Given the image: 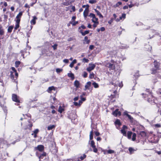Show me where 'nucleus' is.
I'll return each mask as SVG.
<instances>
[{
    "mask_svg": "<svg viewBox=\"0 0 161 161\" xmlns=\"http://www.w3.org/2000/svg\"><path fill=\"white\" fill-rule=\"evenodd\" d=\"M39 132V130L38 129H36L35 130L33 131L34 133V134H37Z\"/></svg>",
    "mask_w": 161,
    "mask_h": 161,
    "instance_id": "obj_51",
    "label": "nucleus"
},
{
    "mask_svg": "<svg viewBox=\"0 0 161 161\" xmlns=\"http://www.w3.org/2000/svg\"><path fill=\"white\" fill-rule=\"evenodd\" d=\"M86 157V155L85 154H83V156H80V159L81 160H84Z\"/></svg>",
    "mask_w": 161,
    "mask_h": 161,
    "instance_id": "obj_32",
    "label": "nucleus"
},
{
    "mask_svg": "<svg viewBox=\"0 0 161 161\" xmlns=\"http://www.w3.org/2000/svg\"><path fill=\"white\" fill-rule=\"evenodd\" d=\"M127 127L126 126L124 125L122 127V129H124L125 130V129H127Z\"/></svg>",
    "mask_w": 161,
    "mask_h": 161,
    "instance_id": "obj_63",
    "label": "nucleus"
},
{
    "mask_svg": "<svg viewBox=\"0 0 161 161\" xmlns=\"http://www.w3.org/2000/svg\"><path fill=\"white\" fill-rule=\"evenodd\" d=\"M114 124L116 125H118L119 126H120L121 125V123L120 122V120L118 119H117L114 122Z\"/></svg>",
    "mask_w": 161,
    "mask_h": 161,
    "instance_id": "obj_18",
    "label": "nucleus"
},
{
    "mask_svg": "<svg viewBox=\"0 0 161 161\" xmlns=\"http://www.w3.org/2000/svg\"><path fill=\"white\" fill-rule=\"evenodd\" d=\"M68 76L69 77H70L72 80L74 79V75L72 73H68Z\"/></svg>",
    "mask_w": 161,
    "mask_h": 161,
    "instance_id": "obj_23",
    "label": "nucleus"
},
{
    "mask_svg": "<svg viewBox=\"0 0 161 161\" xmlns=\"http://www.w3.org/2000/svg\"><path fill=\"white\" fill-rule=\"evenodd\" d=\"M13 28V26H10L8 27V31L9 33H11Z\"/></svg>",
    "mask_w": 161,
    "mask_h": 161,
    "instance_id": "obj_28",
    "label": "nucleus"
},
{
    "mask_svg": "<svg viewBox=\"0 0 161 161\" xmlns=\"http://www.w3.org/2000/svg\"><path fill=\"white\" fill-rule=\"evenodd\" d=\"M91 82L88 81L87 82L85 86L84 90L86 91L87 89H89V87L91 86Z\"/></svg>",
    "mask_w": 161,
    "mask_h": 161,
    "instance_id": "obj_11",
    "label": "nucleus"
},
{
    "mask_svg": "<svg viewBox=\"0 0 161 161\" xmlns=\"http://www.w3.org/2000/svg\"><path fill=\"white\" fill-rule=\"evenodd\" d=\"M89 61L88 59L86 58H84L83 59V62L85 63H88Z\"/></svg>",
    "mask_w": 161,
    "mask_h": 161,
    "instance_id": "obj_50",
    "label": "nucleus"
},
{
    "mask_svg": "<svg viewBox=\"0 0 161 161\" xmlns=\"http://www.w3.org/2000/svg\"><path fill=\"white\" fill-rule=\"evenodd\" d=\"M98 20V19L97 18H96V16H95L94 18H93L92 19V21L94 23L98 24V22L97 21Z\"/></svg>",
    "mask_w": 161,
    "mask_h": 161,
    "instance_id": "obj_19",
    "label": "nucleus"
},
{
    "mask_svg": "<svg viewBox=\"0 0 161 161\" xmlns=\"http://www.w3.org/2000/svg\"><path fill=\"white\" fill-rule=\"evenodd\" d=\"M12 70H13L14 72L16 71V70L15 69V68L14 67H12Z\"/></svg>",
    "mask_w": 161,
    "mask_h": 161,
    "instance_id": "obj_64",
    "label": "nucleus"
},
{
    "mask_svg": "<svg viewBox=\"0 0 161 161\" xmlns=\"http://www.w3.org/2000/svg\"><path fill=\"white\" fill-rule=\"evenodd\" d=\"M64 62L65 63H68L69 62V60L68 59H65L63 60Z\"/></svg>",
    "mask_w": 161,
    "mask_h": 161,
    "instance_id": "obj_54",
    "label": "nucleus"
},
{
    "mask_svg": "<svg viewBox=\"0 0 161 161\" xmlns=\"http://www.w3.org/2000/svg\"><path fill=\"white\" fill-rule=\"evenodd\" d=\"M64 109L61 106H59L58 109V111L60 113H62Z\"/></svg>",
    "mask_w": 161,
    "mask_h": 161,
    "instance_id": "obj_38",
    "label": "nucleus"
},
{
    "mask_svg": "<svg viewBox=\"0 0 161 161\" xmlns=\"http://www.w3.org/2000/svg\"><path fill=\"white\" fill-rule=\"evenodd\" d=\"M74 104L75 105V106H80L78 103V102H74Z\"/></svg>",
    "mask_w": 161,
    "mask_h": 161,
    "instance_id": "obj_56",
    "label": "nucleus"
},
{
    "mask_svg": "<svg viewBox=\"0 0 161 161\" xmlns=\"http://www.w3.org/2000/svg\"><path fill=\"white\" fill-rule=\"evenodd\" d=\"M114 151L112 150H109L108 151V153L109 154H111L114 153Z\"/></svg>",
    "mask_w": 161,
    "mask_h": 161,
    "instance_id": "obj_47",
    "label": "nucleus"
},
{
    "mask_svg": "<svg viewBox=\"0 0 161 161\" xmlns=\"http://www.w3.org/2000/svg\"><path fill=\"white\" fill-rule=\"evenodd\" d=\"M113 19H111L108 22V23L109 24H111L112 22H113Z\"/></svg>",
    "mask_w": 161,
    "mask_h": 161,
    "instance_id": "obj_52",
    "label": "nucleus"
},
{
    "mask_svg": "<svg viewBox=\"0 0 161 161\" xmlns=\"http://www.w3.org/2000/svg\"><path fill=\"white\" fill-rule=\"evenodd\" d=\"M95 135L96 136H98L100 135V133L97 131H96L95 132Z\"/></svg>",
    "mask_w": 161,
    "mask_h": 161,
    "instance_id": "obj_59",
    "label": "nucleus"
},
{
    "mask_svg": "<svg viewBox=\"0 0 161 161\" xmlns=\"http://www.w3.org/2000/svg\"><path fill=\"white\" fill-rule=\"evenodd\" d=\"M75 86L77 88L79 87L80 85V83L78 80H76L74 83Z\"/></svg>",
    "mask_w": 161,
    "mask_h": 161,
    "instance_id": "obj_20",
    "label": "nucleus"
},
{
    "mask_svg": "<svg viewBox=\"0 0 161 161\" xmlns=\"http://www.w3.org/2000/svg\"><path fill=\"white\" fill-rule=\"evenodd\" d=\"M155 98L153 97H152L151 98H149L147 99V101L148 102L152 104H153V103H156Z\"/></svg>",
    "mask_w": 161,
    "mask_h": 161,
    "instance_id": "obj_7",
    "label": "nucleus"
},
{
    "mask_svg": "<svg viewBox=\"0 0 161 161\" xmlns=\"http://www.w3.org/2000/svg\"><path fill=\"white\" fill-rule=\"evenodd\" d=\"M62 71V69H59V68H57L56 69V71L58 73H60V72H61Z\"/></svg>",
    "mask_w": 161,
    "mask_h": 161,
    "instance_id": "obj_45",
    "label": "nucleus"
},
{
    "mask_svg": "<svg viewBox=\"0 0 161 161\" xmlns=\"http://www.w3.org/2000/svg\"><path fill=\"white\" fill-rule=\"evenodd\" d=\"M37 19V17L35 16L33 17V19L31 21V23L32 25H35L36 24V20Z\"/></svg>",
    "mask_w": 161,
    "mask_h": 161,
    "instance_id": "obj_13",
    "label": "nucleus"
},
{
    "mask_svg": "<svg viewBox=\"0 0 161 161\" xmlns=\"http://www.w3.org/2000/svg\"><path fill=\"white\" fill-rule=\"evenodd\" d=\"M89 32V30H86L84 32H83V33H82V35L83 36H85L86 35L88 34Z\"/></svg>",
    "mask_w": 161,
    "mask_h": 161,
    "instance_id": "obj_41",
    "label": "nucleus"
},
{
    "mask_svg": "<svg viewBox=\"0 0 161 161\" xmlns=\"http://www.w3.org/2000/svg\"><path fill=\"white\" fill-rule=\"evenodd\" d=\"M12 99L14 101L17 103H19L20 101L19 99V97L15 94H13L12 96Z\"/></svg>",
    "mask_w": 161,
    "mask_h": 161,
    "instance_id": "obj_4",
    "label": "nucleus"
},
{
    "mask_svg": "<svg viewBox=\"0 0 161 161\" xmlns=\"http://www.w3.org/2000/svg\"><path fill=\"white\" fill-rule=\"evenodd\" d=\"M68 118L71 120L72 122H74V121L77 118V116L75 112L74 111L70 113L68 116Z\"/></svg>",
    "mask_w": 161,
    "mask_h": 161,
    "instance_id": "obj_1",
    "label": "nucleus"
},
{
    "mask_svg": "<svg viewBox=\"0 0 161 161\" xmlns=\"http://www.w3.org/2000/svg\"><path fill=\"white\" fill-rule=\"evenodd\" d=\"M121 132L123 134V135L126 136V131L124 130V129H121Z\"/></svg>",
    "mask_w": 161,
    "mask_h": 161,
    "instance_id": "obj_39",
    "label": "nucleus"
},
{
    "mask_svg": "<svg viewBox=\"0 0 161 161\" xmlns=\"http://www.w3.org/2000/svg\"><path fill=\"white\" fill-rule=\"evenodd\" d=\"M100 30L101 31H105V28L104 27H101L100 29Z\"/></svg>",
    "mask_w": 161,
    "mask_h": 161,
    "instance_id": "obj_58",
    "label": "nucleus"
},
{
    "mask_svg": "<svg viewBox=\"0 0 161 161\" xmlns=\"http://www.w3.org/2000/svg\"><path fill=\"white\" fill-rule=\"evenodd\" d=\"M35 149L40 152H42L44 150V146L42 145H38L37 147H35Z\"/></svg>",
    "mask_w": 161,
    "mask_h": 161,
    "instance_id": "obj_6",
    "label": "nucleus"
},
{
    "mask_svg": "<svg viewBox=\"0 0 161 161\" xmlns=\"http://www.w3.org/2000/svg\"><path fill=\"white\" fill-rule=\"evenodd\" d=\"M23 14V12H20L19 14L17 15L16 17V18H17V20H19V21L20 20V18L21 17L22 15Z\"/></svg>",
    "mask_w": 161,
    "mask_h": 161,
    "instance_id": "obj_14",
    "label": "nucleus"
},
{
    "mask_svg": "<svg viewBox=\"0 0 161 161\" xmlns=\"http://www.w3.org/2000/svg\"><path fill=\"white\" fill-rule=\"evenodd\" d=\"M126 17V14H123L121 16L119 17V19L122 20L123 18L125 19Z\"/></svg>",
    "mask_w": 161,
    "mask_h": 161,
    "instance_id": "obj_35",
    "label": "nucleus"
},
{
    "mask_svg": "<svg viewBox=\"0 0 161 161\" xmlns=\"http://www.w3.org/2000/svg\"><path fill=\"white\" fill-rule=\"evenodd\" d=\"M52 90H55V88L54 86L49 87L47 91L48 92L50 93Z\"/></svg>",
    "mask_w": 161,
    "mask_h": 161,
    "instance_id": "obj_21",
    "label": "nucleus"
},
{
    "mask_svg": "<svg viewBox=\"0 0 161 161\" xmlns=\"http://www.w3.org/2000/svg\"><path fill=\"white\" fill-rule=\"evenodd\" d=\"M87 73L86 72H83V76L84 78H86L87 77Z\"/></svg>",
    "mask_w": 161,
    "mask_h": 161,
    "instance_id": "obj_49",
    "label": "nucleus"
},
{
    "mask_svg": "<svg viewBox=\"0 0 161 161\" xmlns=\"http://www.w3.org/2000/svg\"><path fill=\"white\" fill-rule=\"evenodd\" d=\"M95 67V65L94 64H92L86 69L87 70L88 72H90L93 70Z\"/></svg>",
    "mask_w": 161,
    "mask_h": 161,
    "instance_id": "obj_9",
    "label": "nucleus"
},
{
    "mask_svg": "<svg viewBox=\"0 0 161 161\" xmlns=\"http://www.w3.org/2000/svg\"><path fill=\"white\" fill-rule=\"evenodd\" d=\"M16 25L14 28L15 30H16L19 27V24L20 23V21L19 20H16Z\"/></svg>",
    "mask_w": 161,
    "mask_h": 161,
    "instance_id": "obj_16",
    "label": "nucleus"
},
{
    "mask_svg": "<svg viewBox=\"0 0 161 161\" xmlns=\"http://www.w3.org/2000/svg\"><path fill=\"white\" fill-rule=\"evenodd\" d=\"M94 74L93 72L91 73L89 75V78L91 79L93 78L94 77Z\"/></svg>",
    "mask_w": 161,
    "mask_h": 161,
    "instance_id": "obj_40",
    "label": "nucleus"
},
{
    "mask_svg": "<svg viewBox=\"0 0 161 161\" xmlns=\"http://www.w3.org/2000/svg\"><path fill=\"white\" fill-rule=\"evenodd\" d=\"M155 127H161L160 125L159 124H155Z\"/></svg>",
    "mask_w": 161,
    "mask_h": 161,
    "instance_id": "obj_62",
    "label": "nucleus"
},
{
    "mask_svg": "<svg viewBox=\"0 0 161 161\" xmlns=\"http://www.w3.org/2000/svg\"><path fill=\"white\" fill-rule=\"evenodd\" d=\"M89 16H90L91 18H92L93 19L95 16V15L94 14L91 13L90 14Z\"/></svg>",
    "mask_w": 161,
    "mask_h": 161,
    "instance_id": "obj_44",
    "label": "nucleus"
},
{
    "mask_svg": "<svg viewBox=\"0 0 161 161\" xmlns=\"http://www.w3.org/2000/svg\"><path fill=\"white\" fill-rule=\"evenodd\" d=\"M128 112L127 111H125L123 113V115H126L129 119L130 122L132 123L134 119L131 116V115L128 114Z\"/></svg>",
    "mask_w": 161,
    "mask_h": 161,
    "instance_id": "obj_2",
    "label": "nucleus"
},
{
    "mask_svg": "<svg viewBox=\"0 0 161 161\" xmlns=\"http://www.w3.org/2000/svg\"><path fill=\"white\" fill-rule=\"evenodd\" d=\"M78 23V21H73L71 23L72 25H73L75 26L76 24H77Z\"/></svg>",
    "mask_w": 161,
    "mask_h": 161,
    "instance_id": "obj_43",
    "label": "nucleus"
},
{
    "mask_svg": "<svg viewBox=\"0 0 161 161\" xmlns=\"http://www.w3.org/2000/svg\"><path fill=\"white\" fill-rule=\"evenodd\" d=\"M106 66L109 68L111 69H115V65L114 64L110 63H108L106 64Z\"/></svg>",
    "mask_w": 161,
    "mask_h": 161,
    "instance_id": "obj_8",
    "label": "nucleus"
},
{
    "mask_svg": "<svg viewBox=\"0 0 161 161\" xmlns=\"http://www.w3.org/2000/svg\"><path fill=\"white\" fill-rule=\"evenodd\" d=\"M78 99H79V97L78 96V97H75L74 98V101H76L78 100Z\"/></svg>",
    "mask_w": 161,
    "mask_h": 161,
    "instance_id": "obj_60",
    "label": "nucleus"
},
{
    "mask_svg": "<svg viewBox=\"0 0 161 161\" xmlns=\"http://www.w3.org/2000/svg\"><path fill=\"white\" fill-rule=\"evenodd\" d=\"M55 126L54 125H51L47 127V130H50L54 128Z\"/></svg>",
    "mask_w": 161,
    "mask_h": 161,
    "instance_id": "obj_29",
    "label": "nucleus"
},
{
    "mask_svg": "<svg viewBox=\"0 0 161 161\" xmlns=\"http://www.w3.org/2000/svg\"><path fill=\"white\" fill-rule=\"evenodd\" d=\"M76 63V60L75 59H74L73 61L70 63L69 65V66L72 68L73 67L74 64Z\"/></svg>",
    "mask_w": 161,
    "mask_h": 161,
    "instance_id": "obj_25",
    "label": "nucleus"
},
{
    "mask_svg": "<svg viewBox=\"0 0 161 161\" xmlns=\"http://www.w3.org/2000/svg\"><path fill=\"white\" fill-rule=\"evenodd\" d=\"M46 156V153H43L42 154H41L40 156H39V158L40 159L42 157H44V156Z\"/></svg>",
    "mask_w": 161,
    "mask_h": 161,
    "instance_id": "obj_48",
    "label": "nucleus"
},
{
    "mask_svg": "<svg viewBox=\"0 0 161 161\" xmlns=\"http://www.w3.org/2000/svg\"><path fill=\"white\" fill-rule=\"evenodd\" d=\"M139 136H141L142 138L145 137L146 136V133L144 131H140V133L138 134Z\"/></svg>",
    "mask_w": 161,
    "mask_h": 161,
    "instance_id": "obj_17",
    "label": "nucleus"
},
{
    "mask_svg": "<svg viewBox=\"0 0 161 161\" xmlns=\"http://www.w3.org/2000/svg\"><path fill=\"white\" fill-rule=\"evenodd\" d=\"M89 12V9H85L83 12V15L85 18H86L88 15Z\"/></svg>",
    "mask_w": 161,
    "mask_h": 161,
    "instance_id": "obj_15",
    "label": "nucleus"
},
{
    "mask_svg": "<svg viewBox=\"0 0 161 161\" xmlns=\"http://www.w3.org/2000/svg\"><path fill=\"white\" fill-rule=\"evenodd\" d=\"M118 109H116L114 111L112 114L116 117H117L118 116H120L121 115V112L119 111Z\"/></svg>",
    "mask_w": 161,
    "mask_h": 161,
    "instance_id": "obj_5",
    "label": "nucleus"
},
{
    "mask_svg": "<svg viewBox=\"0 0 161 161\" xmlns=\"http://www.w3.org/2000/svg\"><path fill=\"white\" fill-rule=\"evenodd\" d=\"M91 146L93 148V151L95 153H97L98 151L97 149L96 148V146L95 145V142L93 141H91L90 143Z\"/></svg>",
    "mask_w": 161,
    "mask_h": 161,
    "instance_id": "obj_3",
    "label": "nucleus"
},
{
    "mask_svg": "<svg viewBox=\"0 0 161 161\" xmlns=\"http://www.w3.org/2000/svg\"><path fill=\"white\" fill-rule=\"evenodd\" d=\"M96 12L97 13V14L98 15L100 18H103V16L101 14L99 11L97 10L96 9H94Z\"/></svg>",
    "mask_w": 161,
    "mask_h": 161,
    "instance_id": "obj_22",
    "label": "nucleus"
},
{
    "mask_svg": "<svg viewBox=\"0 0 161 161\" xmlns=\"http://www.w3.org/2000/svg\"><path fill=\"white\" fill-rule=\"evenodd\" d=\"M158 70V69H156V68L154 67L151 69V71L152 74H154L157 73V70Z\"/></svg>",
    "mask_w": 161,
    "mask_h": 161,
    "instance_id": "obj_12",
    "label": "nucleus"
},
{
    "mask_svg": "<svg viewBox=\"0 0 161 161\" xmlns=\"http://www.w3.org/2000/svg\"><path fill=\"white\" fill-rule=\"evenodd\" d=\"M132 134V132L131 131H128L127 133V137L129 139L131 138V135Z\"/></svg>",
    "mask_w": 161,
    "mask_h": 161,
    "instance_id": "obj_26",
    "label": "nucleus"
},
{
    "mask_svg": "<svg viewBox=\"0 0 161 161\" xmlns=\"http://www.w3.org/2000/svg\"><path fill=\"white\" fill-rule=\"evenodd\" d=\"M13 72H11V78L12 79H14V76L13 75Z\"/></svg>",
    "mask_w": 161,
    "mask_h": 161,
    "instance_id": "obj_61",
    "label": "nucleus"
},
{
    "mask_svg": "<svg viewBox=\"0 0 161 161\" xmlns=\"http://www.w3.org/2000/svg\"><path fill=\"white\" fill-rule=\"evenodd\" d=\"M57 46L58 45L57 44H54L52 46V47L53 48L54 50H55L57 49Z\"/></svg>",
    "mask_w": 161,
    "mask_h": 161,
    "instance_id": "obj_46",
    "label": "nucleus"
},
{
    "mask_svg": "<svg viewBox=\"0 0 161 161\" xmlns=\"http://www.w3.org/2000/svg\"><path fill=\"white\" fill-rule=\"evenodd\" d=\"M88 37L87 36H86L84 37V41L86 42V43L87 44H88L90 42V40H88Z\"/></svg>",
    "mask_w": 161,
    "mask_h": 161,
    "instance_id": "obj_27",
    "label": "nucleus"
},
{
    "mask_svg": "<svg viewBox=\"0 0 161 161\" xmlns=\"http://www.w3.org/2000/svg\"><path fill=\"white\" fill-rule=\"evenodd\" d=\"M129 151L130 152V154H131L133 153L135 151V150L133 148L130 147L129 148Z\"/></svg>",
    "mask_w": 161,
    "mask_h": 161,
    "instance_id": "obj_24",
    "label": "nucleus"
},
{
    "mask_svg": "<svg viewBox=\"0 0 161 161\" xmlns=\"http://www.w3.org/2000/svg\"><path fill=\"white\" fill-rule=\"evenodd\" d=\"M136 134L135 133H133L132 135V140L133 141H135L136 140Z\"/></svg>",
    "mask_w": 161,
    "mask_h": 161,
    "instance_id": "obj_33",
    "label": "nucleus"
},
{
    "mask_svg": "<svg viewBox=\"0 0 161 161\" xmlns=\"http://www.w3.org/2000/svg\"><path fill=\"white\" fill-rule=\"evenodd\" d=\"M20 64V62L19 61H16L15 62V67H18Z\"/></svg>",
    "mask_w": 161,
    "mask_h": 161,
    "instance_id": "obj_31",
    "label": "nucleus"
},
{
    "mask_svg": "<svg viewBox=\"0 0 161 161\" xmlns=\"http://www.w3.org/2000/svg\"><path fill=\"white\" fill-rule=\"evenodd\" d=\"M92 85L95 88H97L98 87V85L95 82H93L92 84Z\"/></svg>",
    "mask_w": 161,
    "mask_h": 161,
    "instance_id": "obj_37",
    "label": "nucleus"
},
{
    "mask_svg": "<svg viewBox=\"0 0 161 161\" xmlns=\"http://www.w3.org/2000/svg\"><path fill=\"white\" fill-rule=\"evenodd\" d=\"M63 4L65 6H68L69 5V3L68 2H64Z\"/></svg>",
    "mask_w": 161,
    "mask_h": 161,
    "instance_id": "obj_57",
    "label": "nucleus"
},
{
    "mask_svg": "<svg viewBox=\"0 0 161 161\" xmlns=\"http://www.w3.org/2000/svg\"><path fill=\"white\" fill-rule=\"evenodd\" d=\"M4 31L1 27H0V35L2 36L3 35Z\"/></svg>",
    "mask_w": 161,
    "mask_h": 161,
    "instance_id": "obj_34",
    "label": "nucleus"
},
{
    "mask_svg": "<svg viewBox=\"0 0 161 161\" xmlns=\"http://www.w3.org/2000/svg\"><path fill=\"white\" fill-rule=\"evenodd\" d=\"M129 47V46L127 45L123 44L120 47L122 49H127Z\"/></svg>",
    "mask_w": 161,
    "mask_h": 161,
    "instance_id": "obj_30",
    "label": "nucleus"
},
{
    "mask_svg": "<svg viewBox=\"0 0 161 161\" xmlns=\"http://www.w3.org/2000/svg\"><path fill=\"white\" fill-rule=\"evenodd\" d=\"M96 0H90L89 3L91 4H94L96 3Z\"/></svg>",
    "mask_w": 161,
    "mask_h": 161,
    "instance_id": "obj_42",
    "label": "nucleus"
},
{
    "mask_svg": "<svg viewBox=\"0 0 161 161\" xmlns=\"http://www.w3.org/2000/svg\"><path fill=\"white\" fill-rule=\"evenodd\" d=\"M93 138V130H92L90 132V139L92 140Z\"/></svg>",
    "mask_w": 161,
    "mask_h": 161,
    "instance_id": "obj_36",
    "label": "nucleus"
},
{
    "mask_svg": "<svg viewBox=\"0 0 161 161\" xmlns=\"http://www.w3.org/2000/svg\"><path fill=\"white\" fill-rule=\"evenodd\" d=\"M154 67L156 69H159L160 64L159 62H157L156 60H155L153 62Z\"/></svg>",
    "mask_w": 161,
    "mask_h": 161,
    "instance_id": "obj_10",
    "label": "nucleus"
},
{
    "mask_svg": "<svg viewBox=\"0 0 161 161\" xmlns=\"http://www.w3.org/2000/svg\"><path fill=\"white\" fill-rule=\"evenodd\" d=\"M122 4V3L120 2H118L116 4V6L117 7H118L119 6V5H121Z\"/></svg>",
    "mask_w": 161,
    "mask_h": 161,
    "instance_id": "obj_53",
    "label": "nucleus"
},
{
    "mask_svg": "<svg viewBox=\"0 0 161 161\" xmlns=\"http://www.w3.org/2000/svg\"><path fill=\"white\" fill-rule=\"evenodd\" d=\"M94 47V46L93 45H91L90 46L89 48L90 50H92L93 49Z\"/></svg>",
    "mask_w": 161,
    "mask_h": 161,
    "instance_id": "obj_55",
    "label": "nucleus"
}]
</instances>
